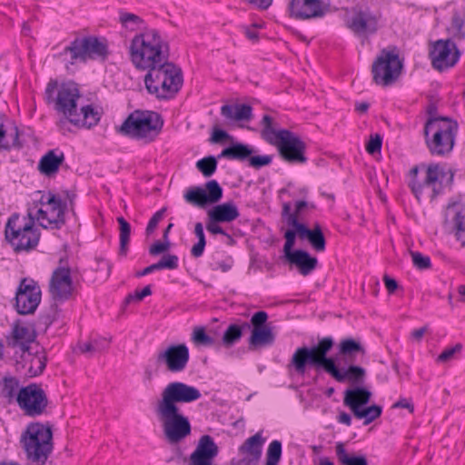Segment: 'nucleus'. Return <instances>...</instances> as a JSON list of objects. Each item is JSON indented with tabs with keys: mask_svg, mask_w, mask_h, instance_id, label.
Listing matches in <instances>:
<instances>
[{
	"mask_svg": "<svg viewBox=\"0 0 465 465\" xmlns=\"http://www.w3.org/2000/svg\"><path fill=\"white\" fill-rule=\"evenodd\" d=\"M201 397L199 389L182 381L169 382L163 389L153 411L168 442L178 443L191 434L190 420L180 411L178 405L192 403Z\"/></svg>",
	"mask_w": 465,
	"mask_h": 465,
	"instance_id": "1",
	"label": "nucleus"
},
{
	"mask_svg": "<svg viewBox=\"0 0 465 465\" xmlns=\"http://www.w3.org/2000/svg\"><path fill=\"white\" fill-rule=\"evenodd\" d=\"M45 95L46 102L54 104V110L63 115L56 124L64 134L68 130V123L77 128L90 129L97 125L101 119L100 112L92 104L81 105L78 111L81 93L74 82L59 84L56 80H51L46 85Z\"/></svg>",
	"mask_w": 465,
	"mask_h": 465,
	"instance_id": "2",
	"label": "nucleus"
},
{
	"mask_svg": "<svg viewBox=\"0 0 465 465\" xmlns=\"http://www.w3.org/2000/svg\"><path fill=\"white\" fill-rule=\"evenodd\" d=\"M129 57L136 69L146 71L169 59L168 45L156 30H145L131 40Z\"/></svg>",
	"mask_w": 465,
	"mask_h": 465,
	"instance_id": "3",
	"label": "nucleus"
},
{
	"mask_svg": "<svg viewBox=\"0 0 465 465\" xmlns=\"http://www.w3.org/2000/svg\"><path fill=\"white\" fill-rule=\"evenodd\" d=\"M452 182L453 173H446L440 163H422L413 166L410 171L409 186L418 201L425 196L430 201L434 200Z\"/></svg>",
	"mask_w": 465,
	"mask_h": 465,
	"instance_id": "4",
	"label": "nucleus"
},
{
	"mask_svg": "<svg viewBox=\"0 0 465 465\" xmlns=\"http://www.w3.org/2000/svg\"><path fill=\"white\" fill-rule=\"evenodd\" d=\"M146 71L145 88L150 94L158 99L173 98L183 85L181 69L169 62V59Z\"/></svg>",
	"mask_w": 465,
	"mask_h": 465,
	"instance_id": "5",
	"label": "nucleus"
},
{
	"mask_svg": "<svg viewBox=\"0 0 465 465\" xmlns=\"http://www.w3.org/2000/svg\"><path fill=\"white\" fill-rule=\"evenodd\" d=\"M5 236L15 252H30L39 243L40 232L35 226L33 209L28 208L27 215L13 213L7 220Z\"/></svg>",
	"mask_w": 465,
	"mask_h": 465,
	"instance_id": "6",
	"label": "nucleus"
},
{
	"mask_svg": "<svg viewBox=\"0 0 465 465\" xmlns=\"http://www.w3.org/2000/svg\"><path fill=\"white\" fill-rule=\"evenodd\" d=\"M333 345L334 341L331 337H324L314 346L299 347L293 352L288 368L293 369L299 375H304L308 368L328 373L333 360L332 357L328 356V353Z\"/></svg>",
	"mask_w": 465,
	"mask_h": 465,
	"instance_id": "7",
	"label": "nucleus"
},
{
	"mask_svg": "<svg viewBox=\"0 0 465 465\" xmlns=\"http://www.w3.org/2000/svg\"><path fill=\"white\" fill-rule=\"evenodd\" d=\"M20 443L29 461L45 465L54 449L51 426L40 422L29 423L21 434Z\"/></svg>",
	"mask_w": 465,
	"mask_h": 465,
	"instance_id": "8",
	"label": "nucleus"
},
{
	"mask_svg": "<svg viewBox=\"0 0 465 465\" xmlns=\"http://www.w3.org/2000/svg\"><path fill=\"white\" fill-rule=\"evenodd\" d=\"M424 139L430 153L446 157L453 150L458 133L456 122L448 118H430L424 126Z\"/></svg>",
	"mask_w": 465,
	"mask_h": 465,
	"instance_id": "9",
	"label": "nucleus"
},
{
	"mask_svg": "<svg viewBox=\"0 0 465 465\" xmlns=\"http://www.w3.org/2000/svg\"><path fill=\"white\" fill-rule=\"evenodd\" d=\"M108 55L107 41L96 36L76 37L56 57L68 69L77 63H86L88 60L103 59Z\"/></svg>",
	"mask_w": 465,
	"mask_h": 465,
	"instance_id": "10",
	"label": "nucleus"
},
{
	"mask_svg": "<svg viewBox=\"0 0 465 465\" xmlns=\"http://www.w3.org/2000/svg\"><path fill=\"white\" fill-rule=\"evenodd\" d=\"M340 16L345 26L357 36L372 35L382 24V13L373 5H356L351 8H342Z\"/></svg>",
	"mask_w": 465,
	"mask_h": 465,
	"instance_id": "11",
	"label": "nucleus"
},
{
	"mask_svg": "<svg viewBox=\"0 0 465 465\" xmlns=\"http://www.w3.org/2000/svg\"><path fill=\"white\" fill-rule=\"evenodd\" d=\"M40 197L34 202L33 213L43 228L60 229L65 223L66 204L52 192L37 193Z\"/></svg>",
	"mask_w": 465,
	"mask_h": 465,
	"instance_id": "12",
	"label": "nucleus"
},
{
	"mask_svg": "<svg viewBox=\"0 0 465 465\" xmlns=\"http://www.w3.org/2000/svg\"><path fill=\"white\" fill-rule=\"evenodd\" d=\"M163 122L153 111H134L123 123L120 132L132 138L152 142L159 134Z\"/></svg>",
	"mask_w": 465,
	"mask_h": 465,
	"instance_id": "13",
	"label": "nucleus"
},
{
	"mask_svg": "<svg viewBox=\"0 0 465 465\" xmlns=\"http://www.w3.org/2000/svg\"><path fill=\"white\" fill-rule=\"evenodd\" d=\"M402 63L395 47L382 49L371 65L373 82L381 86H389L401 75Z\"/></svg>",
	"mask_w": 465,
	"mask_h": 465,
	"instance_id": "14",
	"label": "nucleus"
},
{
	"mask_svg": "<svg viewBox=\"0 0 465 465\" xmlns=\"http://www.w3.org/2000/svg\"><path fill=\"white\" fill-rule=\"evenodd\" d=\"M42 292L38 283L30 278H23L15 292L14 307L18 314H33L40 304Z\"/></svg>",
	"mask_w": 465,
	"mask_h": 465,
	"instance_id": "15",
	"label": "nucleus"
},
{
	"mask_svg": "<svg viewBox=\"0 0 465 465\" xmlns=\"http://www.w3.org/2000/svg\"><path fill=\"white\" fill-rule=\"evenodd\" d=\"M16 401L24 413L30 417L42 415L48 405L44 390L35 383L29 384L19 390Z\"/></svg>",
	"mask_w": 465,
	"mask_h": 465,
	"instance_id": "16",
	"label": "nucleus"
},
{
	"mask_svg": "<svg viewBox=\"0 0 465 465\" xmlns=\"http://www.w3.org/2000/svg\"><path fill=\"white\" fill-rule=\"evenodd\" d=\"M281 158L289 163H305L306 144L296 134L288 131L282 133L279 140L273 144Z\"/></svg>",
	"mask_w": 465,
	"mask_h": 465,
	"instance_id": "17",
	"label": "nucleus"
},
{
	"mask_svg": "<svg viewBox=\"0 0 465 465\" xmlns=\"http://www.w3.org/2000/svg\"><path fill=\"white\" fill-rule=\"evenodd\" d=\"M267 321L268 313L264 311H259L252 316L249 323L252 329L248 341L251 349L267 347L274 343L275 334Z\"/></svg>",
	"mask_w": 465,
	"mask_h": 465,
	"instance_id": "18",
	"label": "nucleus"
},
{
	"mask_svg": "<svg viewBox=\"0 0 465 465\" xmlns=\"http://www.w3.org/2000/svg\"><path fill=\"white\" fill-rule=\"evenodd\" d=\"M73 290L71 269L68 265L63 264L61 260L60 265L52 273L49 292L54 301L64 302L71 298Z\"/></svg>",
	"mask_w": 465,
	"mask_h": 465,
	"instance_id": "19",
	"label": "nucleus"
},
{
	"mask_svg": "<svg viewBox=\"0 0 465 465\" xmlns=\"http://www.w3.org/2000/svg\"><path fill=\"white\" fill-rule=\"evenodd\" d=\"M190 359L188 347L184 344L171 345L156 355V362L163 364L170 372L185 370Z\"/></svg>",
	"mask_w": 465,
	"mask_h": 465,
	"instance_id": "20",
	"label": "nucleus"
},
{
	"mask_svg": "<svg viewBox=\"0 0 465 465\" xmlns=\"http://www.w3.org/2000/svg\"><path fill=\"white\" fill-rule=\"evenodd\" d=\"M222 197L223 189L216 180L208 181L205 183V189L193 187L184 194L187 203L200 208H204L207 204L216 203Z\"/></svg>",
	"mask_w": 465,
	"mask_h": 465,
	"instance_id": "21",
	"label": "nucleus"
},
{
	"mask_svg": "<svg viewBox=\"0 0 465 465\" xmlns=\"http://www.w3.org/2000/svg\"><path fill=\"white\" fill-rule=\"evenodd\" d=\"M444 223L454 233L457 241L465 245V200L449 203L444 213Z\"/></svg>",
	"mask_w": 465,
	"mask_h": 465,
	"instance_id": "22",
	"label": "nucleus"
},
{
	"mask_svg": "<svg viewBox=\"0 0 465 465\" xmlns=\"http://www.w3.org/2000/svg\"><path fill=\"white\" fill-rule=\"evenodd\" d=\"M430 58L434 68L443 70L458 62L459 53L450 40H439L430 51Z\"/></svg>",
	"mask_w": 465,
	"mask_h": 465,
	"instance_id": "23",
	"label": "nucleus"
},
{
	"mask_svg": "<svg viewBox=\"0 0 465 465\" xmlns=\"http://www.w3.org/2000/svg\"><path fill=\"white\" fill-rule=\"evenodd\" d=\"M288 225L296 229L300 239H307L316 252H322L325 250L326 241L319 224H315L312 229H308L303 223H299L296 214H290Z\"/></svg>",
	"mask_w": 465,
	"mask_h": 465,
	"instance_id": "24",
	"label": "nucleus"
},
{
	"mask_svg": "<svg viewBox=\"0 0 465 465\" xmlns=\"http://www.w3.org/2000/svg\"><path fill=\"white\" fill-rule=\"evenodd\" d=\"M290 14L296 19H311L323 16L331 12V5L325 2H290Z\"/></svg>",
	"mask_w": 465,
	"mask_h": 465,
	"instance_id": "25",
	"label": "nucleus"
},
{
	"mask_svg": "<svg viewBox=\"0 0 465 465\" xmlns=\"http://www.w3.org/2000/svg\"><path fill=\"white\" fill-rule=\"evenodd\" d=\"M218 454V447L209 435L201 437L193 452L190 455L188 465H214L213 459Z\"/></svg>",
	"mask_w": 465,
	"mask_h": 465,
	"instance_id": "26",
	"label": "nucleus"
},
{
	"mask_svg": "<svg viewBox=\"0 0 465 465\" xmlns=\"http://www.w3.org/2000/svg\"><path fill=\"white\" fill-rule=\"evenodd\" d=\"M22 367L25 370V374L30 377H35L41 374L46 365V356L44 351L36 348H30L22 351Z\"/></svg>",
	"mask_w": 465,
	"mask_h": 465,
	"instance_id": "27",
	"label": "nucleus"
},
{
	"mask_svg": "<svg viewBox=\"0 0 465 465\" xmlns=\"http://www.w3.org/2000/svg\"><path fill=\"white\" fill-rule=\"evenodd\" d=\"M35 333L34 329L26 322L17 320L12 325L9 345L12 347L19 346L21 351L32 348L30 344L35 341Z\"/></svg>",
	"mask_w": 465,
	"mask_h": 465,
	"instance_id": "28",
	"label": "nucleus"
},
{
	"mask_svg": "<svg viewBox=\"0 0 465 465\" xmlns=\"http://www.w3.org/2000/svg\"><path fill=\"white\" fill-rule=\"evenodd\" d=\"M328 374L338 382L350 381L352 383H361L365 379L366 371L364 368L353 365L352 363L347 368L339 369L333 359Z\"/></svg>",
	"mask_w": 465,
	"mask_h": 465,
	"instance_id": "29",
	"label": "nucleus"
},
{
	"mask_svg": "<svg viewBox=\"0 0 465 465\" xmlns=\"http://www.w3.org/2000/svg\"><path fill=\"white\" fill-rule=\"evenodd\" d=\"M207 216L213 222L231 223L240 216V213L233 202H226L211 208Z\"/></svg>",
	"mask_w": 465,
	"mask_h": 465,
	"instance_id": "30",
	"label": "nucleus"
},
{
	"mask_svg": "<svg viewBox=\"0 0 465 465\" xmlns=\"http://www.w3.org/2000/svg\"><path fill=\"white\" fill-rule=\"evenodd\" d=\"M288 262L294 264L299 272L306 276L315 270L318 264V260L315 257H312L307 252L302 250L293 251V253L286 258Z\"/></svg>",
	"mask_w": 465,
	"mask_h": 465,
	"instance_id": "31",
	"label": "nucleus"
},
{
	"mask_svg": "<svg viewBox=\"0 0 465 465\" xmlns=\"http://www.w3.org/2000/svg\"><path fill=\"white\" fill-rule=\"evenodd\" d=\"M371 396V394L368 390L357 387L345 391L343 402L355 414V411H359L361 406L370 401Z\"/></svg>",
	"mask_w": 465,
	"mask_h": 465,
	"instance_id": "32",
	"label": "nucleus"
},
{
	"mask_svg": "<svg viewBox=\"0 0 465 465\" xmlns=\"http://www.w3.org/2000/svg\"><path fill=\"white\" fill-rule=\"evenodd\" d=\"M262 126L261 136L271 145L276 143L282 133H287L289 130L279 128L275 118L269 114H264L260 123Z\"/></svg>",
	"mask_w": 465,
	"mask_h": 465,
	"instance_id": "33",
	"label": "nucleus"
},
{
	"mask_svg": "<svg viewBox=\"0 0 465 465\" xmlns=\"http://www.w3.org/2000/svg\"><path fill=\"white\" fill-rule=\"evenodd\" d=\"M64 161V153H57L54 150L48 151L39 161L38 170L41 173L50 176L58 172L59 166Z\"/></svg>",
	"mask_w": 465,
	"mask_h": 465,
	"instance_id": "34",
	"label": "nucleus"
},
{
	"mask_svg": "<svg viewBox=\"0 0 465 465\" xmlns=\"http://www.w3.org/2000/svg\"><path fill=\"white\" fill-rule=\"evenodd\" d=\"M221 114L229 121H249L252 116V108L249 104H224L221 107Z\"/></svg>",
	"mask_w": 465,
	"mask_h": 465,
	"instance_id": "35",
	"label": "nucleus"
},
{
	"mask_svg": "<svg viewBox=\"0 0 465 465\" xmlns=\"http://www.w3.org/2000/svg\"><path fill=\"white\" fill-rule=\"evenodd\" d=\"M339 354L345 359L346 362L352 363L354 356L357 354L364 356L366 351L361 342L351 338H347L341 341L339 344Z\"/></svg>",
	"mask_w": 465,
	"mask_h": 465,
	"instance_id": "36",
	"label": "nucleus"
},
{
	"mask_svg": "<svg viewBox=\"0 0 465 465\" xmlns=\"http://www.w3.org/2000/svg\"><path fill=\"white\" fill-rule=\"evenodd\" d=\"M253 149L247 144L236 143L222 151L219 158H226L229 160H237L243 162L249 161L250 156L252 154Z\"/></svg>",
	"mask_w": 465,
	"mask_h": 465,
	"instance_id": "37",
	"label": "nucleus"
},
{
	"mask_svg": "<svg viewBox=\"0 0 465 465\" xmlns=\"http://www.w3.org/2000/svg\"><path fill=\"white\" fill-rule=\"evenodd\" d=\"M265 442V439L262 438V432H257L253 436L248 438L242 445L239 448V450L242 454L258 460L262 454V447Z\"/></svg>",
	"mask_w": 465,
	"mask_h": 465,
	"instance_id": "38",
	"label": "nucleus"
},
{
	"mask_svg": "<svg viewBox=\"0 0 465 465\" xmlns=\"http://www.w3.org/2000/svg\"><path fill=\"white\" fill-rule=\"evenodd\" d=\"M250 328L251 325L247 322H242L241 324H230L223 335V344L226 348H231L241 340L243 331Z\"/></svg>",
	"mask_w": 465,
	"mask_h": 465,
	"instance_id": "39",
	"label": "nucleus"
},
{
	"mask_svg": "<svg viewBox=\"0 0 465 465\" xmlns=\"http://www.w3.org/2000/svg\"><path fill=\"white\" fill-rule=\"evenodd\" d=\"M335 453L341 465H368V460L365 456L349 455L342 442L336 443Z\"/></svg>",
	"mask_w": 465,
	"mask_h": 465,
	"instance_id": "40",
	"label": "nucleus"
},
{
	"mask_svg": "<svg viewBox=\"0 0 465 465\" xmlns=\"http://www.w3.org/2000/svg\"><path fill=\"white\" fill-rule=\"evenodd\" d=\"M109 341L104 338H94L78 344L81 353L93 356L94 353L104 351Z\"/></svg>",
	"mask_w": 465,
	"mask_h": 465,
	"instance_id": "41",
	"label": "nucleus"
},
{
	"mask_svg": "<svg viewBox=\"0 0 465 465\" xmlns=\"http://www.w3.org/2000/svg\"><path fill=\"white\" fill-rule=\"evenodd\" d=\"M119 21L124 27L130 31L147 30L145 28L143 20L133 13L120 12Z\"/></svg>",
	"mask_w": 465,
	"mask_h": 465,
	"instance_id": "42",
	"label": "nucleus"
},
{
	"mask_svg": "<svg viewBox=\"0 0 465 465\" xmlns=\"http://www.w3.org/2000/svg\"><path fill=\"white\" fill-rule=\"evenodd\" d=\"M117 222L119 223V229H120L119 253L121 255H125L127 252L128 244L130 242L131 225L123 216L117 217Z\"/></svg>",
	"mask_w": 465,
	"mask_h": 465,
	"instance_id": "43",
	"label": "nucleus"
},
{
	"mask_svg": "<svg viewBox=\"0 0 465 465\" xmlns=\"http://www.w3.org/2000/svg\"><path fill=\"white\" fill-rule=\"evenodd\" d=\"M193 232L197 237L198 242L192 247L191 254L194 258H199L203 254L204 248L206 245V240L202 223H195Z\"/></svg>",
	"mask_w": 465,
	"mask_h": 465,
	"instance_id": "44",
	"label": "nucleus"
},
{
	"mask_svg": "<svg viewBox=\"0 0 465 465\" xmlns=\"http://www.w3.org/2000/svg\"><path fill=\"white\" fill-rule=\"evenodd\" d=\"M449 32L455 38L461 39L465 37V19L460 14L455 13L452 15Z\"/></svg>",
	"mask_w": 465,
	"mask_h": 465,
	"instance_id": "45",
	"label": "nucleus"
},
{
	"mask_svg": "<svg viewBox=\"0 0 465 465\" xmlns=\"http://www.w3.org/2000/svg\"><path fill=\"white\" fill-rule=\"evenodd\" d=\"M282 457V443L280 440H272L267 449L265 465H278Z\"/></svg>",
	"mask_w": 465,
	"mask_h": 465,
	"instance_id": "46",
	"label": "nucleus"
},
{
	"mask_svg": "<svg viewBox=\"0 0 465 465\" xmlns=\"http://www.w3.org/2000/svg\"><path fill=\"white\" fill-rule=\"evenodd\" d=\"M381 414V407L378 405H372L364 409H361L359 411H355L354 416L358 419H364V424L368 425Z\"/></svg>",
	"mask_w": 465,
	"mask_h": 465,
	"instance_id": "47",
	"label": "nucleus"
},
{
	"mask_svg": "<svg viewBox=\"0 0 465 465\" xmlns=\"http://www.w3.org/2000/svg\"><path fill=\"white\" fill-rule=\"evenodd\" d=\"M197 169L205 176L210 177L217 168V161L213 156H208L196 163Z\"/></svg>",
	"mask_w": 465,
	"mask_h": 465,
	"instance_id": "48",
	"label": "nucleus"
},
{
	"mask_svg": "<svg viewBox=\"0 0 465 465\" xmlns=\"http://www.w3.org/2000/svg\"><path fill=\"white\" fill-rule=\"evenodd\" d=\"M192 341L196 345L212 346L214 340L206 334L205 329L202 326L195 327L192 333Z\"/></svg>",
	"mask_w": 465,
	"mask_h": 465,
	"instance_id": "49",
	"label": "nucleus"
},
{
	"mask_svg": "<svg viewBox=\"0 0 465 465\" xmlns=\"http://www.w3.org/2000/svg\"><path fill=\"white\" fill-rule=\"evenodd\" d=\"M19 390L18 380L14 377H5L4 379L3 394L5 397L8 398L9 400L14 398L16 399Z\"/></svg>",
	"mask_w": 465,
	"mask_h": 465,
	"instance_id": "50",
	"label": "nucleus"
},
{
	"mask_svg": "<svg viewBox=\"0 0 465 465\" xmlns=\"http://www.w3.org/2000/svg\"><path fill=\"white\" fill-rule=\"evenodd\" d=\"M6 130L4 126L3 117L0 116V149H8L11 145L17 146L18 145V130L15 127V134L12 143H9L6 141Z\"/></svg>",
	"mask_w": 465,
	"mask_h": 465,
	"instance_id": "51",
	"label": "nucleus"
},
{
	"mask_svg": "<svg viewBox=\"0 0 465 465\" xmlns=\"http://www.w3.org/2000/svg\"><path fill=\"white\" fill-rule=\"evenodd\" d=\"M159 270L169 269L175 270L178 268V257L174 254L163 255L162 259L156 262Z\"/></svg>",
	"mask_w": 465,
	"mask_h": 465,
	"instance_id": "52",
	"label": "nucleus"
},
{
	"mask_svg": "<svg viewBox=\"0 0 465 465\" xmlns=\"http://www.w3.org/2000/svg\"><path fill=\"white\" fill-rule=\"evenodd\" d=\"M412 262L420 270L429 269L430 267V259L419 252H411Z\"/></svg>",
	"mask_w": 465,
	"mask_h": 465,
	"instance_id": "53",
	"label": "nucleus"
},
{
	"mask_svg": "<svg viewBox=\"0 0 465 465\" xmlns=\"http://www.w3.org/2000/svg\"><path fill=\"white\" fill-rule=\"evenodd\" d=\"M297 234V231L288 230L284 233L285 238V243L283 246V252L285 258L289 257L291 254L293 253L292 251V247L295 244V237Z\"/></svg>",
	"mask_w": 465,
	"mask_h": 465,
	"instance_id": "54",
	"label": "nucleus"
},
{
	"mask_svg": "<svg viewBox=\"0 0 465 465\" xmlns=\"http://www.w3.org/2000/svg\"><path fill=\"white\" fill-rule=\"evenodd\" d=\"M272 161V155H256L252 156V154L249 158L250 166L260 169L263 166L269 165Z\"/></svg>",
	"mask_w": 465,
	"mask_h": 465,
	"instance_id": "55",
	"label": "nucleus"
},
{
	"mask_svg": "<svg viewBox=\"0 0 465 465\" xmlns=\"http://www.w3.org/2000/svg\"><path fill=\"white\" fill-rule=\"evenodd\" d=\"M462 344L457 343L453 347L446 348L437 358L438 362H445L450 360L455 353H459L462 351Z\"/></svg>",
	"mask_w": 465,
	"mask_h": 465,
	"instance_id": "56",
	"label": "nucleus"
},
{
	"mask_svg": "<svg viewBox=\"0 0 465 465\" xmlns=\"http://www.w3.org/2000/svg\"><path fill=\"white\" fill-rule=\"evenodd\" d=\"M152 294V289L150 285L145 286L143 290L138 291L136 290L134 293L129 294L125 298V302L127 303L133 302H141L144 297L149 296Z\"/></svg>",
	"mask_w": 465,
	"mask_h": 465,
	"instance_id": "57",
	"label": "nucleus"
},
{
	"mask_svg": "<svg viewBox=\"0 0 465 465\" xmlns=\"http://www.w3.org/2000/svg\"><path fill=\"white\" fill-rule=\"evenodd\" d=\"M165 211H166V208H162L161 210L156 212L153 215V217L150 219V221L147 224L146 230H145L147 235H150L154 232L159 222L163 219Z\"/></svg>",
	"mask_w": 465,
	"mask_h": 465,
	"instance_id": "58",
	"label": "nucleus"
},
{
	"mask_svg": "<svg viewBox=\"0 0 465 465\" xmlns=\"http://www.w3.org/2000/svg\"><path fill=\"white\" fill-rule=\"evenodd\" d=\"M382 139L380 134L371 135L370 141L366 144V151L373 154L381 151Z\"/></svg>",
	"mask_w": 465,
	"mask_h": 465,
	"instance_id": "59",
	"label": "nucleus"
},
{
	"mask_svg": "<svg viewBox=\"0 0 465 465\" xmlns=\"http://www.w3.org/2000/svg\"><path fill=\"white\" fill-rule=\"evenodd\" d=\"M170 248V242L163 240V242H155L153 244H152L149 248V253L153 256H156L158 254H161L166 251H168Z\"/></svg>",
	"mask_w": 465,
	"mask_h": 465,
	"instance_id": "60",
	"label": "nucleus"
},
{
	"mask_svg": "<svg viewBox=\"0 0 465 465\" xmlns=\"http://www.w3.org/2000/svg\"><path fill=\"white\" fill-rule=\"evenodd\" d=\"M220 222H213L207 216L206 220V230L212 234H222L229 236V234L219 225Z\"/></svg>",
	"mask_w": 465,
	"mask_h": 465,
	"instance_id": "61",
	"label": "nucleus"
},
{
	"mask_svg": "<svg viewBox=\"0 0 465 465\" xmlns=\"http://www.w3.org/2000/svg\"><path fill=\"white\" fill-rule=\"evenodd\" d=\"M392 408L399 409V408H404L407 409L411 413H413L414 411V405L411 399L406 398H401L399 401H397L393 405Z\"/></svg>",
	"mask_w": 465,
	"mask_h": 465,
	"instance_id": "62",
	"label": "nucleus"
},
{
	"mask_svg": "<svg viewBox=\"0 0 465 465\" xmlns=\"http://www.w3.org/2000/svg\"><path fill=\"white\" fill-rule=\"evenodd\" d=\"M233 265V260L232 257H227L225 260L216 262L213 270H221L223 272H226L232 269Z\"/></svg>",
	"mask_w": 465,
	"mask_h": 465,
	"instance_id": "63",
	"label": "nucleus"
},
{
	"mask_svg": "<svg viewBox=\"0 0 465 465\" xmlns=\"http://www.w3.org/2000/svg\"><path fill=\"white\" fill-rule=\"evenodd\" d=\"M229 138V134L222 129H214L210 141L213 143H218L224 139Z\"/></svg>",
	"mask_w": 465,
	"mask_h": 465,
	"instance_id": "64",
	"label": "nucleus"
}]
</instances>
